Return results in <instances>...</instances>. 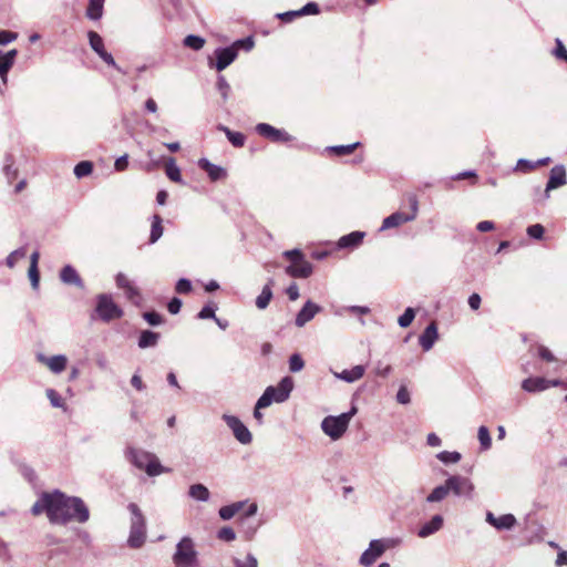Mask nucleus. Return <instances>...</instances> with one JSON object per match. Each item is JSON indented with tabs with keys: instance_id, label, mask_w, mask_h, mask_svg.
<instances>
[{
	"instance_id": "09e8293b",
	"label": "nucleus",
	"mask_w": 567,
	"mask_h": 567,
	"mask_svg": "<svg viewBox=\"0 0 567 567\" xmlns=\"http://www.w3.org/2000/svg\"><path fill=\"white\" fill-rule=\"evenodd\" d=\"M143 318L151 326H159L163 323V317L156 311L144 312Z\"/></svg>"
},
{
	"instance_id": "c756f323",
	"label": "nucleus",
	"mask_w": 567,
	"mask_h": 567,
	"mask_svg": "<svg viewBox=\"0 0 567 567\" xmlns=\"http://www.w3.org/2000/svg\"><path fill=\"white\" fill-rule=\"evenodd\" d=\"M104 0H89L86 17L91 20H99L103 16Z\"/></svg>"
},
{
	"instance_id": "a211bd4d",
	"label": "nucleus",
	"mask_w": 567,
	"mask_h": 567,
	"mask_svg": "<svg viewBox=\"0 0 567 567\" xmlns=\"http://www.w3.org/2000/svg\"><path fill=\"white\" fill-rule=\"evenodd\" d=\"M286 274L292 278L306 279L311 276L313 268L312 265L306 260V258L290 264L285 269Z\"/></svg>"
},
{
	"instance_id": "e2e57ef3",
	"label": "nucleus",
	"mask_w": 567,
	"mask_h": 567,
	"mask_svg": "<svg viewBox=\"0 0 567 567\" xmlns=\"http://www.w3.org/2000/svg\"><path fill=\"white\" fill-rule=\"evenodd\" d=\"M215 308L213 306H205L202 308V310L198 312L197 318L198 319H214L215 318Z\"/></svg>"
},
{
	"instance_id": "f704fd0d",
	"label": "nucleus",
	"mask_w": 567,
	"mask_h": 567,
	"mask_svg": "<svg viewBox=\"0 0 567 567\" xmlns=\"http://www.w3.org/2000/svg\"><path fill=\"white\" fill-rule=\"evenodd\" d=\"M165 173L167 175V177L175 182V183H182V175H181V169L179 167L176 165L175 163V159L174 158H169L166 163V166H165Z\"/></svg>"
},
{
	"instance_id": "680f3d73",
	"label": "nucleus",
	"mask_w": 567,
	"mask_h": 567,
	"mask_svg": "<svg viewBox=\"0 0 567 567\" xmlns=\"http://www.w3.org/2000/svg\"><path fill=\"white\" fill-rule=\"evenodd\" d=\"M556 48L554 50V55L559 60H565L567 58V50L561 42L560 39H556Z\"/></svg>"
},
{
	"instance_id": "37998d69",
	"label": "nucleus",
	"mask_w": 567,
	"mask_h": 567,
	"mask_svg": "<svg viewBox=\"0 0 567 567\" xmlns=\"http://www.w3.org/2000/svg\"><path fill=\"white\" fill-rule=\"evenodd\" d=\"M235 567H258V560L251 553H248L245 559L234 558Z\"/></svg>"
},
{
	"instance_id": "cd10ccee",
	"label": "nucleus",
	"mask_w": 567,
	"mask_h": 567,
	"mask_svg": "<svg viewBox=\"0 0 567 567\" xmlns=\"http://www.w3.org/2000/svg\"><path fill=\"white\" fill-rule=\"evenodd\" d=\"M247 502H236L229 505L221 506L218 511V514L221 519L228 520L231 519L237 513H239Z\"/></svg>"
},
{
	"instance_id": "f03ea898",
	"label": "nucleus",
	"mask_w": 567,
	"mask_h": 567,
	"mask_svg": "<svg viewBox=\"0 0 567 567\" xmlns=\"http://www.w3.org/2000/svg\"><path fill=\"white\" fill-rule=\"evenodd\" d=\"M126 460L140 471H144L148 476L154 477L163 473L171 472V468L161 464L158 457L151 452L136 447L125 450Z\"/></svg>"
},
{
	"instance_id": "423d86ee",
	"label": "nucleus",
	"mask_w": 567,
	"mask_h": 567,
	"mask_svg": "<svg viewBox=\"0 0 567 567\" xmlns=\"http://www.w3.org/2000/svg\"><path fill=\"white\" fill-rule=\"evenodd\" d=\"M197 556L194 540L185 536L176 545L173 563L176 567H193L197 564Z\"/></svg>"
},
{
	"instance_id": "79ce46f5",
	"label": "nucleus",
	"mask_w": 567,
	"mask_h": 567,
	"mask_svg": "<svg viewBox=\"0 0 567 567\" xmlns=\"http://www.w3.org/2000/svg\"><path fill=\"white\" fill-rule=\"evenodd\" d=\"M415 318V310L408 307L404 312L399 317L398 323L401 328H408Z\"/></svg>"
},
{
	"instance_id": "9b49d317",
	"label": "nucleus",
	"mask_w": 567,
	"mask_h": 567,
	"mask_svg": "<svg viewBox=\"0 0 567 567\" xmlns=\"http://www.w3.org/2000/svg\"><path fill=\"white\" fill-rule=\"evenodd\" d=\"M256 132L271 142L276 143H288L293 141V136L285 130L274 127L268 123H259L255 127Z\"/></svg>"
},
{
	"instance_id": "aec40b11",
	"label": "nucleus",
	"mask_w": 567,
	"mask_h": 567,
	"mask_svg": "<svg viewBox=\"0 0 567 567\" xmlns=\"http://www.w3.org/2000/svg\"><path fill=\"white\" fill-rule=\"evenodd\" d=\"M321 311V307L318 306L317 303L308 300L303 307L300 309V311L297 313V317H296V326L301 328L303 327L306 323H308L310 320H312L315 318V316L317 313H319Z\"/></svg>"
},
{
	"instance_id": "f3484780",
	"label": "nucleus",
	"mask_w": 567,
	"mask_h": 567,
	"mask_svg": "<svg viewBox=\"0 0 567 567\" xmlns=\"http://www.w3.org/2000/svg\"><path fill=\"white\" fill-rule=\"evenodd\" d=\"M485 520L497 530H511L517 523L513 514H504L496 517L492 512L486 513Z\"/></svg>"
},
{
	"instance_id": "49530a36",
	"label": "nucleus",
	"mask_w": 567,
	"mask_h": 567,
	"mask_svg": "<svg viewBox=\"0 0 567 567\" xmlns=\"http://www.w3.org/2000/svg\"><path fill=\"white\" fill-rule=\"evenodd\" d=\"M217 537L224 542H233L236 539V533L231 527L225 526L218 530Z\"/></svg>"
},
{
	"instance_id": "a878e982",
	"label": "nucleus",
	"mask_w": 567,
	"mask_h": 567,
	"mask_svg": "<svg viewBox=\"0 0 567 567\" xmlns=\"http://www.w3.org/2000/svg\"><path fill=\"white\" fill-rule=\"evenodd\" d=\"M364 371L365 369L363 365H355L352 369H346L340 373H334V375L340 380H343L348 383H352L360 380L364 375Z\"/></svg>"
},
{
	"instance_id": "4468645a",
	"label": "nucleus",
	"mask_w": 567,
	"mask_h": 567,
	"mask_svg": "<svg viewBox=\"0 0 567 567\" xmlns=\"http://www.w3.org/2000/svg\"><path fill=\"white\" fill-rule=\"evenodd\" d=\"M385 544L381 539H373L369 544V548L363 551L360 557V564L368 567L371 566L385 551Z\"/></svg>"
},
{
	"instance_id": "603ef678",
	"label": "nucleus",
	"mask_w": 567,
	"mask_h": 567,
	"mask_svg": "<svg viewBox=\"0 0 567 567\" xmlns=\"http://www.w3.org/2000/svg\"><path fill=\"white\" fill-rule=\"evenodd\" d=\"M217 89L220 92L223 99L226 101L228 99L230 85L228 84V82L226 81V79L223 75L218 76Z\"/></svg>"
},
{
	"instance_id": "052dcab7",
	"label": "nucleus",
	"mask_w": 567,
	"mask_h": 567,
	"mask_svg": "<svg viewBox=\"0 0 567 567\" xmlns=\"http://www.w3.org/2000/svg\"><path fill=\"white\" fill-rule=\"evenodd\" d=\"M28 276H29V279L31 281L32 288L33 289H38L39 288V281H40V274H39L38 267H35V266L29 267Z\"/></svg>"
},
{
	"instance_id": "e433bc0d",
	"label": "nucleus",
	"mask_w": 567,
	"mask_h": 567,
	"mask_svg": "<svg viewBox=\"0 0 567 567\" xmlns=\"http://www.w3.org/2000/svg\"><path fill=\"white\" fill-rule=\"evenodd\" d=\"M359 145H360V143L355 142V143L349 144V145L329 146V147H327V151L330 153H333L338 156H344V155L351 154Z\"/></svg>"
},
{
	"instance_id": "bb28decb",
	"label": "nucleus",
	"mask_w": 567,
	"mask_h": 567,
	"mask_svg": "<svg viewBox=\"0 0 567 567\" xmlns=\"http://www.w3.org/2000/svg\"><path fill=\"white\" fill-rule=\"evenodd\" d=\"M159 340V333L151 331V330H143L138 338V347L141 349H146L151 347H155Z\"/></svg>"
},
{
	"instance_id": "de8ad7c7",
	"label": "nucleus",
	"mask_w": 567,
	"mask_h": 567,
	"mask_svg": "<svg viewBox=\"0 0 567 567\" xmlns=\"http://www.w3.org/2000/svg\"><path fill=\"white\" fill-rule=\"evenodd\" d=\"M255 45L254 39L251 37H247L245 39H240L235 41L231 47L236 48V51L238 52L239 49H243L245 51H250Z\"/></svg>"
},
{
	"instance_id": "f257e3e1",
	"label": "nucleus",
	"mask_w": 567,
	"mask_h": 567,
	"mask_svg": "<svg viewBox=\"0 0 567 567\" xmlns=\"http://www.w3.org/2000/svg\"><path fill=\"white\" fill-rule=\"evenodd\" d=\"M31 513L39 516L45 513L53 525H66L72 520L84 524L90 512L82 498L68 496L60 491L43 493L31 507Z\"/></svg>"
},
{
	"instance_id": "39448f33",
	"label": "nucleus",
	"mask_w": 567,
	"mask_h": 567,
	"mask_svg": "<svg viewBox=\"0 0 567 567\" xmlns=\"http://www.w3.org/2000/svg\"><path fill=\"white\" fill-rule=\"evenodd\" d=\"M355 413L357 408L352 406L350 411L341 413L337 416L328 415L321 422V430L331 440L337 441L346 433L350 421L355 415Z\"/></svg>"
},
{
	"instance_id": "c85d7f7f",
	"label": "nucleus",
	"mask_w": 567,
	"mask_h": 567,
	"mask_svg": "<svg viewBox=\"0 0 567 567\" xmlns=\"http://www.w3.org/2000/svg\"><path fill=\"white\" fill-rule=\"evenodd\" d=\"M274 285V280L270 279L267 285L264 286L260 295L256 298V307L260 310H264L268 307L271 298L272 291L271 286Z\"/></svg>"
},
{
	"instance_id": "ddd939ff",
	"label": "nucleus",
	"mask_w": 567,
	"mask_h": 567,
	"mask_svg": "<svg viewBox=\"0 0 567 567\" xmlns=\"http://www.w3.org/2000/svg\"><path fill=\"white\" fill-rule=\"evenodd\" d=\"M567 184L566 169L564 165H556L550 169L549 178L544 190V199L549 198L550 190Z\"/></svg>"
},
{
	"instance_id": "13d9d810",
	"label": "nucleus",
	"mask_w": 567,
	"mask_h": 567,
	"mask_svg": "<svg viewBox=\"0 0 567 567\" xmlns=\"http://www.w3.org/2000/svg\"><path fill=\"white\" fill-rule=\"evenodd\" d=\"M319 11V6L316 2H308L306 6L299 9L300 17L308 14H318Z\"/></svg>"
},
{
	"instance_id": "1a4fd4ad",
	"label": "nucleus",
	"mask_w": 567,
	"mask_h": 567,
	"mask_svg": "<svg viewBox=\"0 0 567 567\" xmlns=\"http://www.w3.org/2000/svg\"><path fill=\"white\" fill-rule=\"evenodd\" d=\"M223 420L227 424V426L231 430L235 439L244 444H250L252 441V435L248 427L235 415L224 414Z\"/></svg>"
},
{
	"instance_id": "774afa93",
	"label": "nucleus",
	"mask_w": 567,
	"mask_h": 567,
	"mask_svg": "<svg viewBox=\"0 0 567 567\" xmlns=\"http://www.w3.org/2000/svg\"><path fill=\"white\" fill-rule=\"evenodd\" d=\"M298 17H300L299 10L287 11L277 14V18L282 20L284 22H291L295 18Z\"/></svg>"
},
{
	"instance_id": "f8f14e48",
	"label": "nucleus",
	"mask_w": 567,
	"mask_h": 567,
	"mask_svg": "<svg viewBox=\"0 0 567 567\" xmlns=\"http://www.w3.org/2000/svg\"><path fill=\"white\" fill-rule=\"evenodd\" d=\"M450 492L455 496H464L471 498L474 491V485L470 478L461 475H452L446 480Z\"/></svg>"
},
{
	"instance_id": "393cba45",
	"label": "nucleus",
	"mask_w": 567,
	"mask_h": 567,
	"mask_svg": "<svg viewBox=\"0 0 567 567\" xmlns=\"http://www.w3.org/2000/svg\"><path fill=\"white\" fill-rule=\"evenodd\" d=\"M443 526V517L441 515H434L431 520L421 526L417 532V536L421 538H426L437 530H440Z\"/></svg>"
},
{
	"instance_id": "4d7b16f0",
	"label": "nucleus",
	"mask_w": 567,
	"mask_h": 567,
	"mask_svg": "<svg viewBox=\"0 0 567 567\" xmlns=\"http://www.w3.org/2000/svg\"><path fill=\"white\" fill-rule=\"evenodd\" d=\"M396 401L400 403V404H409L410 401H411V398H410V392L409 390L406 389L405 385H401L398 393H396Z\"/></svg>"
},
{
	"instance_id": "69168bd1",
	"label": "nucleus",
	"mask_w": 567,
	"mask_h": 567,
	"mask_svg": "<svg viewBox=\"0 0 567 567\" xmlns=\"http://www.w3.org/2000/svg\"><path fill=\"white\" fill-rule=\"evenodd\" d=\"M17 33L10 32V31H0V44L4 45L8 44L17 39Z\"/></svg>"
},
{
	"instance_id": "9d476101",
	"label": "nucleus",
	"mask_w": 567,
	"mask_h": 567,
	"mask_svg": "<svg viewBox=\"0 0 567 567\" xmlns=\"http://www.w3.org/2000/svg\"><path fill=\"white\" fill-rule=\"evenodd\" d=\"M89 43L91 49L110 66L116 69L117 71H122L121 68L116 64L114 58L111 53H109L104 48V42L102 37L95 31L87 32Z\"/></svg>"
},
{
	"instance_id": "473e14b6",
	"label": "nucleus",
	"mask_w": 567,
	"mask_h": 567,
	"mask_svg": "<svg viewBox=\"0 0 567 567\" xmlns=\"http://www.w3.org/2000/svg\"><path fill=\"white\" fill-rule=\"evenodd\" d=\"M450 493V488L447 483L445 482L443 485L436 486L426 497V502L429 503H439L443 501Z\"/></svg>"
},
{
	"instance_id": "5701e85b",
	"label": "nucleus",
	"mask_w": 567,
	"mask_h": 567,
	"mask_svg": "<svg viewBox=\"0 0 567 567\" xmlns=\"http://www.w3.org/2000/svg\"><path fill=\"white\" fill-rule=\"evenodd\" d=\"M198 166L208 174L210 181L213 182L226 177L225 168L210 163L207 158H200L198 161Z\"/></svg>"
},
{
	"instance_id": "c03bdc74",
	"label": "nucleus",
	"mask_w": 567,
	"mask_h": 567,
	"mask_svg": "<svg viewBox=\"0 0 567 567\" xmlns=\"http://www.w3.org/2000/svg\"><path fill=\"white\" fill-rule=\"evenodd\" d=\"M45 394H47V398L49 399L52 406L65 409L63 399L55 390L48 389L45 391Z\"/></svg>"
},
{
	"instance_id": "bf43d9fd",
	"label": "nucleus",
	"mask_w": 567,
	"mask_h": 567,
	"mask_svg": "<svg viewBox=\"0 0 567 567\" xmlns=\"http://www.w3.org/2000/svg\"><path fill=\"white\" fill-rule=\"evenodd\" d=\"M116 286L122 289L126 290L133 282L127 278V276L123 272H118L115 277Z\"/></svg>"
},
{
	"instance_id": "338daca9",
	"label": "nucleus",
	"mask_w": 567,
	"mask_h": 567,
	"mask_svg": "<svg viewBox=\"0 0 567 567\" xmlns=\"http://www.w3.org/2000/svg\"><path fill=\"white\" fill-rule=\"evenodd\" d=\"M538 355L547 362H554L556 360L555 355L550 352V350L544 346H540L538 348Z\"/></svg>"
},
{
	"instance_id": "6e6d98bb",
	"label": "nucleus",
	"mask_w": 567,
	"mask_h": 567,
	"mask_svg": "<svg viewBox=\"0 0 567 567\" xmlns=\"http://www.w3.org/2000/svg\"><path fill=\"white\" fill-rule=\"evenodd\" d=\"M175 290L178 293H188L192 290V282L186 278H181L175 286Z\"/></svg>"
},
{
	"instance_id": "20e7f679",
	"label": "nucleus",
	"mask_w": 567,
	"mask_h": 567,
	"mask_svg": "<svg viewBox=\"0 0 567 567\" xmlns=\"http://www.w3.org/2000/svg\"><path fill=\"white\" fill-rule=\"evenodd\" d=\"M131 517L130 536L127 545L131 548H141L146 539V520L141 508L135 503L127 505Z\"/></svg>"
},
{
	"instance_id": "b1692460",
	"label": "nucleus",
	"mask_w": 567,
	"mask_h": 567,
	"mask_svg": "<svg viewBox=\"0 0 567 567\" xmlns=\"http://www.w3.org/2000/svg\"><path fill=\"white\" fill-rule=\"evenodd\" d=\"M60 279L63 284L73 285L79 288H83V280L81 279L78 271L71 266H64L60 271Z\"/></svg>"
},
{
	"instance_id": "4c0bfd02",
	"label": "nucleus",
	"mask_w": 567,
	"mask_h": 567,
	"mask_svg": "<svg viewBox=\"0 0 567 567\" xmlns=\"http://www.w3.org/2000/svg\"><path fill=\"white\" fill-rule=\"evenodd\" d=\"M183 43L192 50L199 51L205 45V39L199 35L189 34L185 37Z\"/></svg>"
},
{
	"instance_id": "ea45409f",
	"label": "nucleus",
	"mask_w": 567,
	"mask_h": 567,
	"mask_svg": "<svg viewBox=\"0 0 567 567\" xmlns=\"http://www.w3.org/2000/svg\"><path fill=\"white\" fill-rule=\"evenodd\" d=\"M27 256V250L24 247L18 248L10 252L6 259V265L9 268H13L18 260L23 259Z\"/></svg>"
},
{
	"instance_id": "72a5a7b5",
	"label": "nucleus",
	"mask_w": 567,
	"mask_h": 567,
	"mask_svg": "<svg viewBox=\"0 0 567 567\" xmlns=\"http://www.w3.org/2000/svg\"><path fill=\"white\" fill-rule=\"evenodd\" d=\"M162 218L159 215H154L152 218L150 244H155L163 235Z\"/></svg>"
},
{
	"instance_id": "864d4df0",
	"label": "nucleus",
	"mask_w": 567,
	"mask_h": 567,
	"mask_svg": "<svg viewBox=\"0 0 567 567\" xmlns=\"http://www.w3.org/2000/svg\"><path fill=\"white\" fill-rule=\"evenodd\" d=\"M282 256L290 260V264H293L295 261H299L305 258V255L300 249H291L284 251Z\"/></svg>"
},
{
	"instance_id": "2eb2a0df",
	"label": "nucleus",
	"mask_w": 567,
	"mask_h": 567,
	"mask_svg": "<svg viewBox=\"0 0 567 567\" xmlns=\"http://www.w3.org/2000/svg\"><path fill=\"white\" fill-rule=\"evenodd\" d=\"M559 380H547L542 377L527 378L522 382V389L529 393H536L547 390L550 386H557Z\"/></svg>"
},
{
	"instance_id": "3c124183",
	"label": "nucleus",
	"mask_w": 567,
	"mask_h": 567,
	"mask_svg": "<svg viewBox=\"0 0 567 567\" xmlns=\"http://www.w3.org/2000/svg\"><path fill=\"white\" fill-rule=\"evenodd\" d=\"M544 231L545 229L540 224H534L527 228V235L534 239H542Z\"/></svg>"
},
{
	"instance_id": "5fc2aeb1",
	"label": "nucleus",
	"mask_w": 567,
	"mask_h": 567,
	"mask_svg": "<svg viewBox=\"0 0 567 567\" xmlns=\"http://www.w3.org/2000/svg\"><path fill=\"white\" fill-rule=\"evenodd\" d=\"M124 292H125L126 298L130 301H132L135 305L138 303V301L141 299V293L134 285H131Z\"/></svg>"
},
{
	"instance_id": "6ab92c4d",
	"label": "nucleus",
	"mask_w": 567,
	"mask_h": 567,
	"mask_svg": "<svg viewBox=\"0 0 567 567\" xmlns=\"http://www.w3.org/2000/svg\"><path fill=\"white\" fill-rule=\"evenodd\" d=\"M37 359L39 362L45 364L50 371L55 374L63 372L68 364V358L64 354H58L48 358L42 353H38Z\"/></svg>"
},
{
	"instance_id": "c9c22d12",
	"label": "nucleus",
	"mask_w": 567,
	"mask_h": 567,
	"mask_svg": "<svg viewBox=\"0 0 567 567\" xmlns=\"http://www.w3.org/2000/svg\"><path fill=\"white\" fill-rule=\"evenodd\" d=\"M477 437L483 451H487L492 446V437L486 426L482 425L478 427Z\"/></svg>"
},
{
	"instance_id": "7c9ffc66",
	"label": "nucleus",
	"mask_w": 567,
	"mask_h": 567,
	"mask_svg": "<svg viewBox=\"0 0 567 567\" xmlns=\"http://www.w3.org/2000/svg\"><path fill=\"white\" fill-rule=\"evenodd\" d=\"M188 494L192 498L199 501V502H207L209 499L208 488L200 483L193 484L189 487Z\"/></svg>"
},
{
	"instance_id": "6e6552de",
	"label": "nucleus",
	"mask_w": 567,
	"mask_h": 567,
	"mask_svg": "<svg viewBox=\"0 0 567 567\" xmlns=\"http://www.w3.org/2000/svg\"><path fill=\"white\" fill-rule=\"evenodd\" d=\"M411 213L405 214L401 212H395L390 216L385 217L380 227V231L388 230L390 228H395L401 226L402 224L412 221L416 218L419 212V202L415 195H411L409 197Z\"/></svg>"
},
{
	"instance_id": "2f4dec72",
	"label": "nucleus",
	"mask_w": 567,
	"mask_h": 567,
	"mask_svg": "<svg viewBox=\"0 0 567 567\" xmlns=\"http://www.w3.org/2000/svg\"><path fill=\"white\" fill-rule=\"evenodd\" d=\"M218 130L223 131L228 141L235 146V147H241L245 145L246 137L240 132H233L227 126L218 125Z\"/></svg>"
},
{
	"instance_id": "4be33fe9",
	"label": "nucleus",
	"mask_w": 567,
	"mask_h": 567,
	"mask_svg": "<svg viewBox=\"0 0 567 567\" xmlns=\"http://www.w3.org/2000/svg\"><path fill=\"white\" fill-rule=\"evenodd\" d=\"M439 339L437 327L435 322H431L424 331L421 333L419 338L420 346L423 351H430L436 340Z\"/></svg>"
},
{
	"instance_id": "58836bf2",
	"label": "nucleus",
	"mask_w": 567,
	"mask_h": 567,
	"mask_svg": "<svg viewBox=\"0 0 567 567\" xmlns=\"http://www.w3.org/2000/svg\"><path fill=\"white\" fill-rule=\"evenodd\" d=\"M437 460L444 464H455L461 461L462 456L458 452L442 451L436 454Z\"/></svg>"
},
{
	"instance_id": "7ed1b4c3",
	"label": "nucleus",
	"mask_w": 567,
	"mask_h": 567,
	"mask_svg": "<svg viewBox=\"0 0 567 567\" xmlns=\"http://www.w3.org/2000/svg\"><path fill=\"white\" fill-rule=\"evenodd\" d=\"M293 389V380L290 377H285L276 386H268L257 400V408L265 409L271 405L272 402L282 403L287 401Z\"/></svg>"
},
{
	"instance_id": "0eeeda50",
	"label": "nucleus",
	"mask_w": 567,
	"mask_h": 567,
	"mask_svg": "<svg viewBox=\"0 0 567 567\" xmlns=\"http://www.w3.org/2000/svg\"><path fill=\"white\" fill-rule=\"evenodd\" d=\"M95 313L103 322H110L123 317L124 311L115 303L113 297L109 293L96 296Z\"/></svg>"
},
{
	"instance_id": "a19ab883",
	"label": "nucleus",
	"mask_w": 567,
	"mask_h": 567,
	"mask_svg": "<svg viewBox=\"0 0 567 567\" xmlns=\"http://www.w3.org/2000/svg\"><path fill=\"white\" fill-rule=\"evenodd\" d=\"M92 171H93L92 163L89 161H82L75 165L74 175L78 178H82V177L90 175L92 173Z\"/></svg>"
},
{
	"instance_id": "a18cd8bd",
	"label": "nucleus",
	"mask_w": 567,
	"mask_h": 567,
	"mask_svg": "<svg viewBox=\"0 0 567 567\" xmlns=\"http://www.w3.org/2000/svg\"><path fill=\"white\" fill-rule=\"evenodd\" d=\"M305 362L300 354L293 353L289 358V370L291 372H299L303 369Z\"/></svg>"
},
{
	"instance_id": "0e129e2a",
	"label": "nucleus",
	"mask_w": 567,
	"mask_h": 567,
	"mask_svg": "<svg viewBox=\"0 0 567 567\" xmlns=\"http://www.w3.org/2000/svg\"><path fill=\"white\" fill-rule=\"evenodd\" d=\"M182 308V300L177 297H174L169 300L167 305V309L172 315H177Z\"/></svg>"
},
{
	"instance_id": "8fccbe9b",
	"label": "nucleus",
	"mask_w": 567,
	"mask_h": 567,
	"mask_svg": "<svg viewBox=\"0 0 567 567\" xmlns=\"http://www.w3.org/2000/svg\"><path fill=\"white\" fill-rule=\"evenodd\" d=\"M514 169L523 173L532 172L535 169V162L525 158H519Z\"/></svg>"
},
{
	"instance_id": "dca6fc26",
	"label": "nucleus",
	"mask_w": 567,
	"mask_h": 567,
	"mask_svg": "<svg viewBox=\"0 0 567 567\" xmlns=\"http://www.w3.org/2000/svg\"><path fill=\"white\" fill-rule=\"evenodd\" d=\"M236 48L229 45L226 48H218L215 50L216 63L215 68L217 71H223L228 68L237 58Z\"/></svg>"
},
{
	"instance_id": "412c9836",
	"label": "nucleus",
	"mask_w": 567,
	"mask_h": 567,
	"mask_svg": "<svg viewBox=\"0 0 567 567\" xmlns=\"http://www.w3.org/2000/svg\"><path fill=\"white\" fill-rule=\"evenodd\" d=\"M365 237L364 231L355 230L339 238L337 246L339 249L358 248Z\"/></svg>"
}]
</instances>
